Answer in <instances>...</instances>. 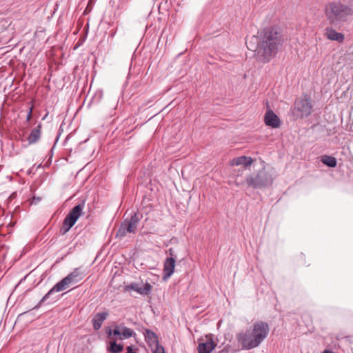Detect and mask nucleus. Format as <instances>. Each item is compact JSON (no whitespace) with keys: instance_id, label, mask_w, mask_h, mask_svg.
I'll list each match as a JSON object with an SVG mask.
<instances>
[{"instance_id":"nucleus-1","label":"nucleus","mask_w":353,"mask_h":353,"mask_svg":"<svg viewBox=\"0 0 353 353\" xmlns=\"http://www.w3.org/2000/svg\"><path fill=\"white\" fill-rule=\"evenodd\" d=\"M257 42L254 51L258 59L269 62L280 50L285 40L279 28L271 26L258 32V36L254 37Z\"/></svg>"},{"instance_id":"nucleus-2","label":"nucleus","mask_w":353,"mask_h":353,"mask_svg":"<svg viewBox=\"0 0 353 353\" xmlns=\"http://www.w3.org/2000/svg\"><path fill=\"white\" fill-rule=\"evenodd\" d=\"M268 333V324L263 321H257L245 332L238 334L237 340L242 349L251 350L258 347L267 337Z\"/></svg>"},{"instance_id":"nucleus-3","label":"nucleus","mask_w":353,"mask_h":353,"mask_svg":"<svg viewBox=\"0 0 353 353\" xmlns=\"http://www.w3.org/2000/svg\"><path fill=\"white\" fill-rule=\"evenodd\" d=\"M353 14V8L341 1H333L325 7V16L329 23L340 28Z\"/></svg>"},{"instance_id":"nucleus-4","label":"nucleus","mask_w":353,"mask_h":353,"mask_svg":"<svg viewBox=\"0 0 353 353\" xmlns=\"http://www.w3.org/2000/svg\"><path fill=\"white\" fill-rule=\"evenodd\" d=\"M85 273L81 268H76L67 276L58 282L40 300L39 303L33 309H38L43 303L48 300L54 292H61L68 289L72 285L75 284L83 279Z\"/></svg>"},{"instance_id":"nucleus-5","label":"nucleus","mask_w":353,"mask_h":353,"mask_svg":"<svg viewBox=\"0 0 353 353\" xmlns=\"http://www.w3.org/2000/svg\"><path fill=\"white\" fill-rule=\"evenodd\" d=\"M143 218V214L139 212H134L130 219L121 222L117 232L116 238L123 239L128 233L135 234L137 225Z\"/></svg>"},{"instance_id":"nucleus-6","label":"nucleus","mask_w":353,"mask_h":353,"mask_svg":"<svg viewBox=\"0 0 353 353\" xmlns=\"http://www.w3.org/2000/svg\"><path fill=\"white\" fill-rule=\"evenodd\" d=\"M83 210V206L80 204L74 206L69 214L65 218L63 225L60 229L62 234L67 233L70 229L74 225Z\"/></svg>"},{"instance_id":"nucleus-7","label":"nucleus","mask_w":353,"mask_h":353,"mask_svg":"<svg viewBox=\"0 0 353 353\" xmlns=\"http://www.w3.org/2000/svg\"><path fill=\"white\" fill-rule=\"evenodd\" d=\"M312 107L309 98L299 99L294 102V110L299 112L298 116L308 117L311 114Z\"/></svg>"},{"instance_id":"nucleus-8","label":"nucleus","mask_w":353,"mask_h":353,"mask_svg":"<svg viewBox=\"0 0 353 353\" xmlns=\"http://www.w3.org/2000/svg\"><path fill=\"white\" fill-rule=\"evenodd\" d=\"M246 185L254 188H262L272 183V178H246Z\"/></svg>"},{"instance_id":"nucleus-9","label":"nucleus","mask_w":353,"mask_h":353,"mask_svg":"<svg viewBox=\"0 0 353 353\" xmlns=\"http://www.w3.org/2000/svg\"><path fill=\"white\" fill-rule=\"evenodd\" d=\"M264 122L267 126L278 128L281 125V120L279 117L271 110L268 109L264 115Z\"/></svg>"},{"instance_id":"nucleus-10","label":"nucleus","mask_w":353,"mask_h":353,"mask_svg":"<svg viewBox=\"0 0 353 353\" xmlns=\"http://www.w3.org/2000/svg\"><path fill=\"white\" fill-rule=\"evenodd\" d=\"M176 259L167 257L163 263V280L169 279L174 272Z\"/></svg>"},{"instance_id":"nucleus-11","label":"nucleus","mask_w":353,"mask_h":353,"mask_svg":"<svg viewBox=\"0 0 353 353\" xmlns=\"http://www.w3.org/2000/svg\"><path fill=\"white\" fill-rule=\"evenodd\" d=\"M108 316L109 312L107 310H104L103 312L95 314L92 320L94 330H99Z\"/></svg>"},{"instance_id":"nucleus-12","label":"nucleus","mask_w":353,"mask_h":353,"mask_svg":"<svg viewBox=\"0 0 353 353\" xmlns=\"http://www.w3.org/2000/svg\"><path fill=\"white\" fill-rule=\"evenodd\" d=\"M127 290H134L141 295H147L152 290V285L149 283H146L143 288H141L138 283H132L126 286Z\"/></svg>"},{"instance_id":"nucleus-13","label":"nucleus","mask_w":353,"mask_h":353,"mask_svg":"<svg viewBox=\"0 0 353 353\" xmlns=\"http://www.w3.org/2000/svg\"><path fill=\"white\" fill-rule=\"evenodd\" d=\"M325 35L328 39L339 43L343 42L344 40V35L342 33L337 32L332 27H327L325 29Z\"/></svg>"},{"instance_id":"nucleus-14","label":"nucleus","mask_w":353,"mask_h":353,"mask_svg":"<svg viewBox=\"0 0 353 353\" xmlns=\"http://www.w3.org/2000/svg\"><path fill=\"white\" fill-rule=\"evenodd\" d=\"M253 159L250 157L241 156L234 158L230 164L232 165H242L243 168H247L252 165Z\"/></svg>"},{"instance_id":"nucleus-15","label":"nucleus","mask_w":353,"mask_h":353,"mask_svg":"<svg viewBox=\"0 0 353 353\" xmlns=\"http://www.w3.org/2000/svg\"><path fill=\"white\" fill-rule=\"evenodd\" d=\"M41 123H39L37 127L34 128L31 130L29 136L27 138L30 145L36 143L40 139L41 135Z\"/></svg>"},{"instance_id":"nucleus-16","label":"nucleus","mask_w":353,"mask_h":353,"mask_svg":"<svg viewBox=\"0 0 353 353\" xmlns=\"http://www.w3.org/2000/svg\"><path fill=\"white\" fill-rule=\"evenodd\" d=\"M216 347V343L210 340L199 343L198 345V353H210Z\"/></svg>"},{"instance_id":"nucleus-17","label":"nucleus","mask_w":353,"mask_h":353,"mask_svg":"<svg viewBox=\"0 0 353 353\" xmlns=\"http://www.w3.org/2000/svg\"><path fill=\"white\" fill-rule=\"evenodd\" d=\"M143 334L146 342L150 347H152L154 344H157L159 342L158 336L153 331L146 329Z\"/></svg>"},{"instance_id":"nucleus-18","label":"nucleus","mask_w":353,"mask_h":353,"mask_svg":"<svg viewBox=\"0 0 353 353\" xmlns=\"http://www.w3.org/2000/svg\"><path fill=\"white\" fill-rule=\"evenodd\" d=\"M321 161L323 164L330 168H334L336 165V159L331 156L323 155L321 157Z\"/></svg>"},{"instance_id":"nucleus-19","label":"nucleus","mask_w":353,"mask_h":353,"mask_svg":"<svg viewBox=\"0 0 353 353\" xmlns=\"http://www.w3.org/2000/svg\"><path fill=\"white\" fill-rule=\"evenodd\" d=\"M123 350V345L122 344H118L115 341H110V345L108 347V350L110 353H119Z\"/></svg>"},{"instance_id":"nucleus-20","label":"nucleus","mask_w":353,"mask_h":353,"mask_svg":"<svg viewBox=\"0 0 353 353\" xmlns=\"http://www.w3.org/2000/svg\"><path fill=\"white\" fill-rule=\"evenodd\" d=\"M135 332L131 330L130 328H128L125 326H123L121 327V335L124 339H128L134 335H135Z\"/></svg>"},{"instance_id":"nucleus-21","label":"nucleus","mask_w":353,"mask_h":353,"mask_svg":"<svg viewBox=\"0 0 353 353\" xmlns=\"http://www.w3.org/2000/svg\"><path fill=\"white\" fill-rule=\"evenodd\" d=\"M102 90H98L92 97V101L93 103H98L102 99Z\"/></svg>"},{"instance_id":"nucleus-22","label":"nucleus","mask_w":353,"mask_h":353,"mask_svg":"<svg viewBox=\"0 0 353 353\" xmlns=\"http://www.w3.org/2000/svg\"><path fill=\"white\" fill-rule=\"evenodd\" d=\"M152 347H154L152 350L153 353H165L163 347L160 345L159 342L157 344H154Z\"/></svg>"},{"instance_id":"nucleus-23","label":"nucleus","mask_w":353,"mask_h":353,"mask_svg":"<svg viewBox=\"0 0 353 353\" xmlns=\"http://www.w3.org/2000/svg\"><path fill=\"white\" fill-rule=\"evenodd\" d=\"M86 39V35H85L83 37L80 38L78 41L77 42L76 45L74 47V49H76L79 48L85 41Z\"/></svg>"},{"instance_id":"nucleus-24","label":"nucleus","mask_w":353,"mask_h":353,"mask_svg":"<svg viewBox=\"0 0 353 353\" xmlns=\"http://www.w3.org/2000/svg\"><path fill=\"white\" fill-rule=\"evenodd\" d=\"M112 334L114 336L121 335V330L119 329V327L118 325H117L115 328L112 330Z\"/></svg>"},{"instance_id":"nucleus-25","label":"nucleus","mask_w":353,"mask_h":353,"mask_svg":"<svg viewBox=\"0 0 353 353\" xmlns=\"http://www.w3.org/2000/svg\"><path fill=\"white\" fill-rule=\"evenodd\" d=\"M167 253L169 254V257H172L173 259H175L176 258V254L174 253V250L173 248H170L168 249V250L167 251Z\"/></svg>"},{"instance_id":"nucleus-26","label":"nucleus","mask_w":353,"mask_h":353,"mask_svg":"<svg viewBox=\"0 0 353 353\" xmlns=\"http://www.w3.org/2000/svg\"><path fill=\"white\" fill-rule=\"evenodd\" d=\"M105 333L107 334L108 337H111V336L112 334V330H111V328L110 327H105Z\"/></svg>"},{"instance_id":"nucleus-27","label":"nucleus","mask_w":353,"mask_h":353,"mask_svg":"<svg viewBox=\"0 0 353 353\" xmlns=\"http://www.w3.org/2000/svg\"><path fill=\"white\" fill-rule=\"evenodd\" d=\"M32 118V108L30 109L28 114H27V117H26V120L27 121H30Z\"/></svg>"},{"instance_id":"nucleus-28","label":"nucleus","mask_w":353,"mask_h":353,"mask_svg":"<svg viewBox=\"0 0 353 353\" xmlns=\"http://www.w3.org/2000/svg\"><path fill=\"white\" fill-rule=\"evenodd\" d=\"M126 350H127V353H137L135 351L133 350L132 346H128Z\"/></svg>"},{"instance_id":"nucleus-29","label":"nucleus","mask_w":353,"mask_h":353,"mask_svg":"<svg viewBox=\"0 0 353 353\" xmlns=\"http://www.w3.org/2000/svg\"><path fill=\"white\" fill-rule=\"evenodd\" d=\"M83 31L87 34L88 32V21L85 24Z\"/></svg>"},{"instance_id":"nucleus-30","label":"nucleus","mask_w":353,"mask_h":353,"mask_svg":"<svg viewBox=\"0 0 353 353\" xmlns=\"http://www.w3.org/2000/svg\"><path fill=\"white\" fill-rule=\"evenodd\" d=\"M17 196V193L16 192H13L10 196V199H13V198H15Z\"/></svg>"},{"instance_id":"nucleus-31","label":"nucleus","mask_w":353,"mask_h":353,"mask_svg":"<svg viewBox=\"0 0 353 353\" xmlns=\"http://www.w3.org/2000/svg\"><path fill=\"white\" fill-rule=\"evenodd\" d=\"M32 199H33V200H36L37 202H39V201L41 200V199H40L39 197H37H37H35V196H33V198H32Z\"/></svg>"},{"instance_id":"nucleus-32","label":"nucleus","mask_w":353,"mask_h":353,"mask_svg":"<svg viewBox=\"0 0 353 353\" xmlns=\"http://www.w3.org/2000/svg\"><path fill=\"white\" fill-rule=\"evenodd\" d=\"M323 353H333L331 350H325L323 352Z\"/></svg>"},{"instance_id":"nucleus-33","label":"nucleus","mask_w":353,"mask_h":353,"mask_svg":"<svg viewBox=\"0 0 353 353\" xmlns=\"http://www.w3.org/2000/svg\"><path fill=\"white\" fill-rule=\"evenodd\" d=\"M88 3L87 4V6H86V7H85V10H84V12H83V13H84V14H85V13H86V12H88Z\"/></svg>"},{"instance_id":"nucleus-34","label":"nucleus","mask_w":353,"mask_h":353,"mask_svg":"<svg viewBox=\"0 0 353 353\" xmlns=\"http://www.w3.org/2000/svg\"><path fill=\"white\" fill-rule=\"evenodd\" d=\"M232 179H234L233 182L234 183L235 182L236 185H239V183L237 181H236L238 178H232Z\"/></svg>"},{"instance_id":"nucleus-35","label":"nucleus","mask_w":353,"mask_h":353,"mask_svg":"<svg viewBox=\"0 0 353 353\" xmlns=\"http://www.w3.org/2000/svg\"><path fill=\"white\" fill-rule=\"evenodd\" d=\"M93 0H90V5L92 3ZM91 10V8H90V11Z\"/></svg>"}]
</instances>
